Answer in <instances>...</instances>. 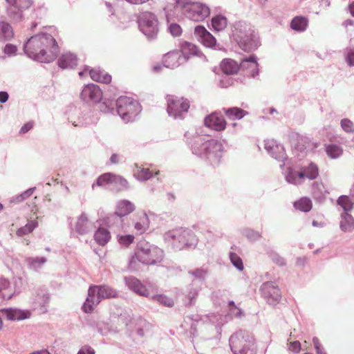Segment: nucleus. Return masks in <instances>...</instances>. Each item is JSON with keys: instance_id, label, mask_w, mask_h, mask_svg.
I'll list each match as a JSON object with an SVG mask.
<instances>
[{"instance_id": "nucleus-33", "label": "nucleus", "mask_w": 354, "mask_h": 354, "mask_svg": "<svg viewBox=\"0 0 354 354\" xmlns=\"http://www.w3.org/2000/svg\"><path fill=\"white\" fill-rule=\"evenodd\" d=\"M13 296L10 281L5 278H0V298L9 300Z\"/></svg>"}, {"instance_id": "nucleus-14", "label": "nucleus", "mask_w": 354, "mask_h": 354, "mask_svg": "<svg viewBox=\"0 0 354 354\" xmlns=\"http://www.w3.org/2000/svg\"><path fill=\"white\" fill-rule=\"evenodd\" d=\"M81 97L85 101L98 102L102 97V93L98 86L91 84L84 87Z\"/></svg>"}, {"instance_id": "nucleus-22", "label": "nucleus", "mask_w": 354, "mask_h": 354, "mask_svg": "<svg viewBox=\"0 0 354 354\" xmlns=\"http://www.w3.org/2000/svg\"><path fill=\"white\" fill-rule=\"evenodd\" d=\"M136 217L133 221V228L137 234H142L149 229L150 221L145 212L138 213Z\"/></svg>"}, {"instance_id": "nucleus-53", "label": "nucleus", "mask_w": 354, "mask_h": 354, "mask_svg": "<svg viewBox=\"0 0 354 354\" xmlns=\"http://www.w3.org/2000/svg\"><path fill=\"white\" fill-rule=\"evenodd\" d=\"M229 258L232 264L239 270L242 271L244 268L243 263L241 257L235 252H230Z\"/></svg>"}, {"instance_id": "nucleus-64", "label": "nucleus", "mask_w": 354, "mask_h": 354, "mask_svg": "<svg viewBox=\"0 0 354 354\" xmlns=\"http://www.w3.org/2000/svg\"><path fill=\"white\" fill-rule=\"evenodd\" d=\"M95 350L88 345L82 346L77 354H95Z\"/></svg>"}, {"instance_id": "nucleus-26", "label": "nucleus", "mask_w": 354, "mask_h": 354, "mask_svg": "<svg viewBox=\"0 0 354 354\" xmlns=\"http://www.w3.org/2000/svg\"><path fill=\"white\" fill-rule=\"evenodd\" d=\"M135 208L134 204L131 201L128 200H121L118 203L115 212L122 218H124V216L133 212Z\"/></svg>"}, {"instance_id": "nucleus-23", "label": "nucleus", "mask_w": 354, "mask_h": 354, "mask_svg": "<svg viewBox=\"0 0 354 354\" xmlns=\"http://www.w3.org/2000/svg\"><path fill=\"white\" fill-rule=\"evenodd\" d=\"M102 224L107 226L108 227H115L116 229L125 230L124 218H122L115 212L108 214L105 217L100 219Z\"/></svg>"}, {"instance_id": "nucleus-31", "label": "nucleus", "mask_w": 354, "mask_h": 354, "mask_svg": "<svg viewBox=\"0 0 354 354\" xmlns=\"http://www.w3.org/2000/svg\"><path fill=\"white\" fill-rule=\"evenodd\" d=\"M6 1L9 4V10L14 14L28 8L31 5L30 0H6Z\"/></svg>"}, {"instance_id": "nucleus-3", "label": "nucleus", "mask_w": 354, "mask_h": 354, "mask_svg": "<svg viewBox=\"0 0 354 354\" xmlns=\"http://www.w3.org/2000/svg\"><path fill=\"white\" fill-rule=\"evenodd\" d=\"M163 239L177 250L195 248L198 241L192 230L182 227L166 232Z\"/></svg>"}, {"instance_id": "nucleus-48", "label": "nucleus", "mask_w": 354, "mask_h": 354, "mask_svg": "<svg viewBox=\"0 0 354 354\" xmlns=\"http://www.w3.org/2000/svg\"><path fill=\"white\" fill-rule=\"evenodd\" d=\"M13 36L11 26L5 22H0V40L5 41Z\"/></svg>"}, {"instance_id": "nucleus-8", "label": "nucleus", "mask_w": 354, "mask_h": 354, "mask_svg": "<svg viewBox=\"0 0 354 354\" xmlns=\"http://www.w3.org/2000/svg\"><path fill=\"white\" fill-rule=\"evenodd\" d=\"M141 31L148 37H153L158 32V21L156 16L148 11L140 13L138 17Z\"/></svg>"}, {"instance_id": "nucleus-34", "label": "nucleus", "mask_w": 354, "mask_h": 354, "mask_svg": "<svg viewBox=\"0 0 354 354\" xmlns=\"http://www.w3.org/2000/svg\"><path fill=\"white\" fill-rule=\"evenodd\" d=\"M111 239V234L109 230L103 227H99L94 234V239L100 245H105Z\"/></svg>"}, {"instance_id": "nucleus-62", "label": "nucleus", "mask_w": 354, "mask_h": 354, "mask_svg": "<svg viewBox=\"0 0 354 354\" xmlns=\"http://www.w3.org/2000/svg\"><path fill=\"white\" fill-rule=\"evenodd\" d=\"M101 72L102 71L100 70L95 69V68H90L88 67V73L90 75L91 78L93 81L98 82Z\"/></svg>"}, {"instance_id": "nucleus-2", "label": "nucleus", "mask_w": 354, "mask_h": 354, "mask_svg": "<svg viewBox=\"0 0 354 354\" xmlns=\"http://www.w3.org/2000/svg\"><path fill=\"white\" fill-rule=\"evenodd\" d=\"M26 55L37 61L48 63L53 61L59 51V46L53 36L40 34L31 37L24 46Z\"/></svg>"}, {"instance_id": "nucleus-40", "label": "nucleus", "mask_w": 354, "mask_h": 354, "mask_svg": "<svg viewBox=\"0 0 354 354\" xmlns=\"http://www.w3.org/2000/svg\"><path fill=\"white\" fill-rule=\"evenodd\" d=\"M304 178L303 173L296 171L290 168H288L286 174V180L288 183L297 185L302 182Z\"/></svg>"}, {"instance_id": "nucleus-57", "label": "nucleus", "mask_w": 354, "mask_h": 354, "mask_svg": "<svg viewBox=\"0 0 354 354\" xmlns=\"http://www.w3.org/2000/svg\"><path fill=\"white\" fill-rule=\"evenodd\" d=\"M138 321L142 327L137 328V334L143 337L145 334V330H148L149 328V324L147 323L145 319L142 318H139Z\"/></svg>"}, {"instance_id": "nucleus-49", "label": "nucleus", "mask_w": 354, "mask_h": 354, "mask_svg": "<svg viewBox=\"0 0 354 354\" xmlns=\"http://www.w3.org/2000/svg\"><path fill=\"white\" fill-rule=\"evenodd\" d=\"M227 19L221 15H217L212 19V27L216 31L223 30L227 26Z\"/></svg>"}, {"instance_id": "nucleus-32", "label": "nucleus", "mask_w": 354, "mask_h": 354, "mask_svg": "<svg viewBox=\"0 0 354 354\" xmlns=\"http://www.w3.org/2000/svg\"><path fill=\"white\" fill-rule=\"evenodd\" d=\"M221 68L225 74L232 75L236 73L241 66L233 59H225L221 62Z\"/></svg>"}, {"instance_id": "nucleus-21", "label": "nucleus", "mask_w": 354, "mask_h": 354, "mask_svg": "<svg viewBox=\"0 0 354 354\" xmlns=\"http://www.w3.org/2000/svg\"><path fill=\"white\" fill-rule=\"evenodd\" d=\"M93 223L91 222L86 214L82 213L77 218L74 230L79 235H84L93 230Z\"/></svg>"}, {"instance_id": "nucleus-25", "label": "nucleus", "mask_w": 354, "mask_h": 354, "mask_svg": "<svg viewBox=\"0 0 354 354\" xmlns=\"http://www.w3.org/2000/svg\"><path fill=\"white\" fill-rule=\"evenodd\" d=\"M111 183V189L115 192H124L129 189V185L124 177L113 174Z\"/></svg>"}, {"instance_id": "nucleus-44", "label": "nucleus", "mask_w": 354, "mask_h": 354, "mask_svg": "<svg viewBox=\"0 0 354 354\" xmlns=\"http://www.w3.org/2000/svg\"><path fill=\"white\" fill-rule=\"evenodd\" d=\"M38 225L36 220H31L28 221L24 226L19 228L16 232L19 236H23L32 232Z\"/></svg>"}, {"instance_id": "nucleus-51", "label": "nucleus", "mask_w": 354, "mask_h": 354, "mask_svg": "<svg viewBox=\"0 0 354 354\" xmlns=\"http://www.w3.org/2000/svg\"><path fill=\"white\" fill-rule=\"evenodd\" d=\"M267 254L269 258L272 261L273 263H276L279 266H284L286 265V259L279 255L276 251L269 250L267 251Z\"/></svg>"}, {"instance_id": "nucleus-15", "label": "nucleus", "mask_w": 354, "mask_h": 354, "mask_svg": "<svg viewBox=\"0 0 354 354\" xmlns=\"http://www.w3.org/2000/svg\"><path fill=\"white\" fill-rule=\"evenodd\" d=\"M3 316L8 320L21 321L28 319L31 316V312L29 310H22L16 308H4L1 310Z\"/></svg>"}, {"instance_id": "nucleus-50", "label": "nucleus", "mask_w": 354, "mask_h": 354, "mask_svg": "<svg viewBox=\"0 0 354 354\" xmlns=\"http://www.w3.org/2000/svg\"><path fill=\"white\" fill-rule=\"evenodd\" d=\"M337 204L344 209V212L348 213L353 207V202L348 196L345 195L339 197Z\"/></svg>"}, {"instance_id": "nucleus-27", "label": "nucleus", "mask_w": 354, "mask_h": 354, "mask_svg": "<svg viewBox=\"0 0 354 354\" xmlns=\"http://www.w3.org/2000/svg\"><path fill=\"white\" fill-rule=\"evenodd\" d=\"M240 66L241 68L247 71L248 73L252 77H254L259 73L258 63L252 56L243 59L240 64Z\"/></svg>"}, {"instance_id": "nucleus-13", "label": "nucleus", "mask_w": 354, "mask_h": 354, "mask_svg": "<svg viewBox=\"0 0 354 354\" xmlns=\"http://www.w3.org/2000/svg\"><path fill=\"white\" fill-rule=\"evenodd\" d=\"M205 125L212 130L221 131L226 127V121L223 115L213 113L207 115L204 120Z\"/></svg>"}, {"instance_id": "nucleus-11", "label": "nucleus", "mask_w": 354, "mask_h": 354, "mask_svg": "<svg viewBox=\"0 0 354 354\" xmlns=\"http://www.w3.org/2000/svg\"><path fill=\"white\" fill-rule=\"evenodd\" d=\"M209 8L198 2L189 3L186 8L188 18L195 21H201L209 15Z\"/></svg>"}, {"instance_id": "nucleus-16", "label": "nucleus", "mask_w": 354, "mask_h": 354, "mask_svg": "<svg viewBox=\"0 0 354 354\" xmlns=\"http://www.w3.org/2000/svg\"><path fill=\"white\" fill-rule=\"evenodd\" d=\"M91 293L97 295L100 301L104 299L116 298L118 292L107 285L91 286Z\"/></svg>"}, {"instance_id": "nucleus-58", "label": "nucleus", "mask_w": 354, "mask_h": 354, "mask_svg": "<svg viewBox=\"0 0 354 354\" xmlns=\"http://www.w3.org/2000/svg\"><path fill=\"white\" fill-rule=\"evenodd\" d=\"M168 30L171 35L174 37H179L182 34L181 27L175 23L171 24L168 28Z\"/></svg>"}, {"instance_id": "nucleus-39", "label": "nucleus", "mask_w": 354, "mask_h": 354, "mask_svg": "<svg viewBox=\"0 0 354 354\" xmlns=\"http://www.w3.org/2000/svg\"><path fill=\"white\" fill-rule=\"evenodd\" d=\"M325 151L327 156L331 159H337L343 153V149L336 144L325 145Z\"/></svg>"}, {"instance_id": "nucleus-36", "label": "nucleus", "mask_w": 354, "mask_h": 354, "mask_svg": "<svg viewBox=\"0 0 354 354\" xmlns=\"http://www.w3.org/2000/svg\"><path fill=\"white\" fill-rule=\"evenodd\" d=\"M133 175L139 181H146L152 177V172L147 168L142 167L138 164H135Z\"/></svg>"}, {"instance_id": "nucleus-56", "label": "nucleus", "mask_w": 354, "mask_h": 354, "mask_svg": "<svg viewBox=\"0 0 354 354\" xmlns=\"http://www.w3.org/2000/svg\"><path fill=\"white\" fill-rule=\"evenodd\" d=\"M199 41L207 47H213L216 44V39L209 32Z\"/></svg>"}, {"instance_id": "nucleus-63", "label": "nucleus", "mask_w": 354, "mask_h": 354, "mask_svg": "<svg viewBox=\"0 0 354 354\" xmlns=\"http://www.w3.org/2000/svg\"><path fill=\"white\" fill-rule=\"evenodd\" d=\"M313 198L319 203H322L325 199L324 194L322 192L317 190L315 187H313Z\"/></svg>"}, {"instance_id": "nucleus-10", "label": "nucleus", "mask_w": 354, "mask_h": 354, "mask_svg": "<svg viewBox=\"0 0 354 354\" xmlns=\"http://www.w3.org/2000/svg\"><path fill=\"white\" fill-rule=\"evenodd\" d=\"M260 292L263 299L270 305L274 306L281 300L280 290L272 281L263 283L260 288Z\"/></svg>"}, {"instance_id": "nucleus-35", "label": "nucleus", "mask_w": 354, "mask_h": 354, "mask_svg": "<svg viewBox=\"0 0 354 354\" xmlns=\"http://www.w3.org/2000/svg\"><path fill=\"white\" fill-rule=\"evenodd\" d=\"M223 112L229 120L233 121L240 120L248 114L246 111L238 107L224 109Z\"/></svg>"}, {"instance_id": "nucleus-12", "label": "nucleus", "mask_w": 354, "mask_h": 354, "mask_svg": "<svg viewBox=\"0 0 354 354\" xmlns=\"http://www.w3.org/2000/svg\"><path fill=\"white\" fill-rule=\"evenodd\" d=\"M50 295L46 289H37L32 297V307L33 310H38L40 313L48 311V304Z\"/></svg>"}, {"instance_id": "nucleus-54", "label": "nucleus", "mask_w": 354, "mask_h": 354, "mask_svg": "<svg viewBox=\"0 0 354 354\" xmlns=\"http://www.w3.org/2000/svg\"><path fill=\"white\" fill-rule=\"evenodd\" d=\"M243 234L250 241H257L261 236L260 232L250 228L245 229L243 232Z\"/></svg>"}, {"instance_id": "nucleus-55", "label": "nucleus", "mask_w": 354, "mask_h": 354, "mask_svg": "<svg viewBox=\"0 0 354 354\" xmlns=\"http://www.w3.org/2000/svg\"><path fill=\"white\" fill-rule=\"evenodd\" d=\"M134 236L132 234L120 235L118 236V243L124 247H128L134 241Z\"/></svg>"}, {"instance_id": "nucleus-24", "label": "nucleus", "mask_w": 354, "mask_h": 354, "mask_svg": "<svg viewBox=\"0 0 354 354\" xmlns=\"http://www.w3.org/2000/svg\"><path fill=\"white\" fill-rule=\"evenodd\" d=\"M77 58L75 55L70 52L63 53L58 59V66L63 68H72L77 65Z\"/></svg>"}, {"instance_id": "nucleus-30", "label": "nucleus", "mask_w": 354, "mask_h": 354, "mask_svg": "<svg viewBox=\"0 0 354 354\" xmlns=\"http://www.w3.org/2000/svg\"><path fill=\"white\" fill-rule=\"evenodd\" d=\"M339 227L344 232H350L354 230V218L347 212L341 214Z\"/></svg>"}, {"instance_id": "nucleus-9", "label": "nucleus", "mask_w": 354, "mask_h": 354, "mask_svg": "<svg viewBox=\"0 0 354 354\" xmlns=\"http://www.w3.org/2000/svg\"><path fill=\"white\" fill-rule=\"evenodd\" d=\"M264 148L267 153L274 159L279 162L281 167L285 165V161L287 160V155L283 145L274 139H267L264 140Z\"/></svg>"}, {"instance_id": "nucleus-41", "label": "nucleus", "mask_w": 354, "mask_h": 354, "mask_svg": "<svg viewBox=\"0 0 354 354\" xmlns=\"http://www.w3.org/2000/svg\"><path fill=\"white\" fill-rule=\"evenodd\" d=\"M300 173H303L304 178H307L310 180H314L319 175V169L317 165L310 162L307 167H304L303 171Z\"/></svg>"}, {"instance_id": "nucleus-52", "label": "nucleus", "mask_w": 354, "mask_h": 354, "mask_svg": "<svg viewBox=\"0 0 354 354\" xmlns=\"http://www.w3.org/2000/svg\"><path fill=\"white\" fill-rule=\"evenodd\" d=\"M188 274L196 279L205 281L208 274V270L204 268H196L192 270H189Z\"/></svg>"}, {"instance_id": "nucleus-20", "label": "nucleus", "mask_w": 354, "mask_h": 354, "mask_svg": "<svg viewBox=\"0 0 354 354\" xmlns=\"http://www.w3.org/2000/svg\"><path fill=\"white\" fill-rule=\"evenodd\" d=\"M124 281L128 288L135 293L146 297H150L149 290L134 277H125Z\"/></svg>"}, {"instance_id": "nucleus-19", "label": "nucleus", "mask_w": 354, "mask_h": 354, "mask_svg": "<svg viewBox=\"0 0 354 354\" xmlns=\"http://www.w3.org/2000/svg\"><path fill=\"white\" fill-rule=\"evenodd\" d=\"M124 281L128 288L135 293L146 297H150L149 290L134 277H125Z\"/></svg>"}, {"instance_id": "nucleus-61", "label": "nucleus", "mask_w": 354, "mask_h": 354, "mask_svg": "<svg viewBox=\"0 0 354 354\" xmlns=\"http://www.w3.org/2000/svg\"><path fill=\"white\" fill-rule=\"evenodd\" d=\"M111 80H112L111 76L109 74H108L107 73H106L104 71H102L100 78H99V80H98V82H101L103 84H109V83H111Z\"/></svg>"}, {"instance_id": "nucleus-43", "label": "nucleus", "mask_w": 354, "mask_h": 354, "mask_svg": "<svg viewBox=\"0 0 354 354\" xmlns=\"http://www.w3.org/2000/svg\"><path fill=\"white\" fill-rule=\"evenodd\" d=\"M198 294V290L194 287L193 285H189L187 287L185 294V303L186 306H192L195 304L196 297Z\"/></svg>"}, {"instance_id": "nucleus-37", "label": "nucleus", "mask_w": 354, "mask_h": 354, "mask_svg": "<svg viewBox=\"0 0 354 354\" xmlns=\"http://www.w3.org/2000/svg\"><path fill=\"white\" fill-rule=\"evenodd\" d=\"M47 259L44 257H28L26 259V263L28 268L38 271L46 263Z\"/></svg>"}, {"instance_id": "nucleus-59", "label": "nucleus", "mask_w": 354, "mask_h": 354, "mask_svg": "<svg viewBox=\"0 0 354 354\" xmlns=\"http://www.w3.org/2000/svg\"><path fill=\"white\" fill-rule=\"evenodd\" d=\"M341 126L342 129L347 133L354 131V124L353 122L348 119H343L341 121Z\"/></svg>"}, {"instance_id": "nucleus-1", "label": "nucleus", "mask_w": 354, "mask_h": 354, "mask_svg": "<svg viewBox=\"0 0 354 354\" xmlns=\"http://www.w3.org/2000/svg\"><path fill=\"white\" fill-rule=\"evenodd\" d=\"M209 134H185V141L192 153L216 167L222 162L228 143L225 139H206Z\"/></svg>"}, {"instance_id": "nucleus-17", "label": "nucleus", "mask_w": 354, "mask_h": 354, "mask_svg": "<svg viewBox=\"0 0 354 354\" xmlns=\"http://www.w3.org/2000/svg\"><path fill=\"white\" fill-rule=\"evenodd\" d=\"M185 62V58L182 57L180 52L178 50L166 53L162 57L163 65L169 68H175Z\"/></svg>"}, {"instance_id": "nucleus-29", "label": "nucleus", "mask_w": 354, "mask_h": 354, "mask_svg": "<svg viewBox=\"0 0 354 354\" xmlns=\"http://www.w3.org/2000/svg\"><path fill=\"white\" fill-rule=\"evenodd\" d=\"M100 303V300L95 294H92L91 292V286L88 290V297L82 305V310L86 313H90L93 311L95 306Z\"/></svg>"}, {"instance_id": "nucleus-38", "label": "nucleus", "mask_w": 354, "mask_h": 354, "mask_svg": "<svg viewBox=\"0 0 354 354\" xmlns=\"http://www.w3.org/2000/svg\"><path fill=\"white\" fill-rule=\"evenodd\" d=\"M308 24V20L303 16H297L294 17L290 23V27L296 31H304L306 29Z\"/></svg>"}, {"instance_id": "nucleus-46", "label": "nucleus", "mask_w": 354, "mask_h": 354, "mask_svg": "<svg viewBox=\"0 0 354 354\" xmlns=\"http://www.w3.org/2000/svg\"><path fill=\"white\" fill-rule=\"evenodd\" d=\"M154 301H158L159 304H162L167 307H171L174 306V302L172 299L167 296L162 294H151L149 297Z\"/></svg>"}, {"instance_id": "nucleus-18", "label": "nucleus", "mask_w": 354, "mask_h": 354, "mask_svg": "<svg viewBox=\"0 0 354 354\" xmlns=\"http://www.w3.org/2000/svg\"><path fill=\"white\" fill-rule=\"evenodd\" d=\"M124 281L128 288L135 293L146 297H150L149 290L134 277H125Z\"/></svg>"}, {"instance_id": "nucleus-4", "label": "nucleus", "mask_w": 354, "mask_h": 354, "mask_svg": "<svg viewBox=\"0 0 354 354\" xmlns=\"http://www.w3.org/2000/svg\"><path fill=\"white\" fill-rule=\"evenodd\" d=\"M229 344L233 354H257L254 337L247 330H239L233 333Z\"/></svg>"}, {"instance_id": "nucleus-28", "label": "nucleus", "mask_w": 354, "mask_h": 354, "mask_svg": "<svg viewBox=\"0 0 354 354\" xmlns=\"http://www.w3.org/2000/svg\"><path fill=\"white\" fill-rule=\"evenodd\" d=\"M180 50L182 57L185 58V62L191 57L198 55V48L196 45L188 41H183L180 44Z\"/></svg>"}, {"instance_id": "nucleus-5", "label": "nucleus", "mask_w": 354, "mask_h": 354, "mask_svg": "<svg viewBox=\"0 0 354 354\" xmlns=\"http://www.w3.org/2000/svg\"><path fill=\"white\" fill-rule=\"evenodd\" d=\"M164 251L160 248L149 243H140L137 248L135 256L131 258L129 265L131 266L134 259L146 265H158L164 259Z\"/></svg>"}, {"instance_id": "nucleus-7", "label": "nucleus", "mask_w": 354, "mask_h": 354, "mask_svg": "<svg viewBox=\"0 0 354 354\" xmlns=\"http://www.w3.org/2000/svg\"><path fill=\"white\" fill-rule=\"evenodd\" d=\"M166 99L167 113L174 118H182L189 109V102L186 98L168 95Z\"/></svg>"}, {"instance_id": "nucleus-6", "label": "nucleus", "mask_w": 354, "mask_h": 354, "mask_svg": "<svg viewBox=\"0 0 354 354\" xmlns=\"http://www.w3.org/2000/svg\"><path fill=\"white\" fill-rule=\"evenodd\" d=\"M118 113L123 120H133L141 111L140 104L127 96H122L117 100Z\"/></svg>"}, {"instance_id": "nucleus-42", "label": "nucleus", "mask_w": 354, "mask_h": 354, "mask_svg": "<svg viewBox=\"0 0 354 354\" xmlns=\"http://www.w3.org/2000/svg\"><path fill=\"white\" fill-rule=\"evenodd\" d=\"M312 205V201L307 197H302L294 203L295 208L304 212H309Z\"/></svg>"}, {"instance_id": "nucleus-47", "label": "nucleus", "mask_w": 354, "mask_h": 354, "mask_svg": "<svg viewBox=\"0 0 354 354\" xmlns=\"http://www.w3.org/2000/svg\"><path fill=\"white\" fill-rule=\"evenodd\" d=\"M120 312L118 314V319L126 326L131 324L133 319V313L131 309H120Z\"/></svg>"}, {"instance_id": "nucleus-45", "label": "nucleus", "mask_w": 354, "mask_h": 354, "mask_svg": "<svg viewBox=\"0 0 354 354\" xmlns=\"http://www.w3.org/2000/svg\"><path fill=\"white\" fill-rule=\"evenodd\" d=\"M112 173H104L100 175L92 185V189H94L95 186L104 187L106 185H110L112 180Z\"/></svg>"}, {"instance_id": "nucleus-60", "label": "nucleus", "mask_w": 354, "mask_h": 354, "mask_svg": "<svg viewBox=\"0 0 354 354\" xmlns=\"http://www.w3.org/2000/svg\"><path fill=\"white\" fill-rule=\"evenodd\" d=\"M207 30L201 26H197L194 30V34L198 37V39L200 40L203 38L207 33Z\"/></svg>"}]
</instances>
